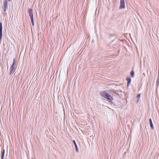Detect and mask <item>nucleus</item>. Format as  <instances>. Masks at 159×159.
<instances>
[{"label":"nucleus","mask_w":159,"mask_h":159,"mask_svg":"<svg viewBox=\"0 0 159 159\" xmlns=\"http://www.w3.org/2000/svg\"><path fill=\"white\" fill-rule=\"evenodd\" d=\"M100 94L101 97L104 98L110 101H113V100L112 97L105 91H101Z\"/></svg>","instance_id":"1"},{"label":"nucleus","mask_w":159,"mask_h":159,"mask_svg":"<svg viewBox=\"0 0 159 159\" xmlns=\"http://www.w3.org/2000/svg\"><path fill=\"white\" fill-rule=\"evenodd\" d=\"M28 12L30 19L33 18V9L30 8L28 10Z\"/></svg>","instance_id":"2"},{"label":"nucleus","mask_w":159,"mask_h":159,"mask_svg":"<svg viewBox=\"0 0 159 159\" xmlns=\"http://www.w3.org/2000/svg\"><path fill=\"white\" fill-rule=\"evenodd\" d=\"M125 8V2L124 0H120L119 9H124Z\"/></svg>","instance_id":"3"},{"label":"nucleus","mask_w":159,"mask_h":159,"mask_svg":"<svg viewBox=\"0 0 159 159\" xmlns=\"http://www.w3.org/2000/svg\"><path fill=\"white\" fill-rule=\"evenodd\" d=\"M4 11L6 12L7 9L8 8L7 2V0H5L3 2Z\"/></svg>","instance_id":"4"},{"label":"nucleus","mask_w":159,"mask_h":159,"mask_svg":"<svg viewBox=\"0 0 159 159\" xmlns=\"http://www.w3.org/2000/svg\"><path fill=\"white\" fill-rule=\"evenodd\" d=\"M2 22H0V40H2Z\"/></svg>","instance_id":"5"},{"label":"nucleus","mask_w":159,"mask_h":159,"mask_svg":"<svg viewBox=\"0 0 159 159\" xmlns=\"http://www.w3.org/2000/svg\"><path fill=\"white\" fill-rule=\"evenodd\" d=\"M126 80H127V86H128L131 82V79L129 76H128L126 77Z\"/></svg>","instance_id":"6"},{"label":"nucleus","mask_w":159,"mask_h":159,"mask_svg":"<svg viewBox=\"0 0 159 159\" xmlns=\"http://www.w3.org/2000/svg\"><path fill=\"white\" fill-rule=\"evenodd\" d=\"M73 142L74 144L75 145V151L77 152H79V150H78V148L77 145L76 143V142L75 140H73Z\"/></svg>","instance_id":"7"},{"label":"nucleus","mask_w":159,"mask_h":159,"mask_svg":"<svg viewBox=\"0 0 159 159\" xmlns=\"http://www.w3.org/2000/svg\"><path fill=\"white\" fill-rule=\"evenodd\" d=\"M14 68L15 67L14 66H11L10 70V75H11L12 73H13L14 72L15 70Z\"/></svg>","instance_id":"8"},{"label":"nucleus","mask_w":159,"mask_h":159,"mask_svg":"<svg viewBox=\"0 0 159 159\" xmlns=\"http://www.w3.org/2000/svg\"><path fill=\"white\" fill-rule=\"evenodd\" d=\"M149 122L150 123V125L151 129H154L153 125L152 123V119L150 118L149 120Z\"/></svg>","instance_id":"9"},{"label":"nucleus","mask_w":159,"mask_h":159,"mask_svg":"<svg viewBox=\"0 0 159 159\" xmlns=\"http://www.w3.org/2000/svg\"><path fill=\"white\" fill-rule=\"evenodd\" d=\"M134 71L133 70L131 71L130 73V75L132 77H134Z\"/></svg>","instance_id":"10"},{"label":"nucleus","mask_w":159,"mask_h":159,"mask_svg":"<svg viewBox=\"0 0 159 159\" xmlns=\"http://www.w3.org/2000/svg\"><path fill=\"white\" fill-rule=\"evenodd\" d=\"M140 97V94H138L136 96V98H137V102H138V101L139 100V99Z\"/></svg>","instance_id":"11"},{"label":"nucleus","mask_w":159,"mask_h":159,"mask_svg":"<svg viewBox=\"0 0 159 159\" xmlns=\"http://www.w3.org/2000/svg\"><path fill=\"white\" fill-rule=\"evenodd\" d=\"M30 19L31 20L32 25H33V26H34V18H33L32 19V18Z\"/></svg>","instance_id":"12"},{"label":"nucleus","mask_w":159,"mask_h":159,"mask_svg":"<svg viewBox=\"0 0 159 159\" xmlns=\"http://www.w3.org/2000/svg\"><path fill=\"white\" fill-rule=\"evenodd\" d=\"M15 59L14 58L13 60V64H12V65L11 66H14V65H15Z\"/></svg>","instance_id":"13"},{"label":"nucleus","mask_w":159,"mask_h":159,"mask_svg":"<svg viewBox=\"0 0 159 159\" xmlns=\"http://www.w3.org/2000/svg\"><path fill=\"white\" fill-rule=\"evenodd\" d=\"M157 86H158L159 85V79L157 81Z\"/></svg>","instance_id":"14"},{"label":"nucleus","mask_w":159,"mask_h":159,"mask_svg":"<svg viewBox=\"0 0 159 159\" xmlns=\"http://www.w3.org/2000/svg\"><path fill=\"white\" fill-rule=\"evenodd\" d=\"M4 156V154H2L1 159H3Z\"/></svg>","instance_id":"15"},{"label":"nucleus","mask_w":159,"mask_h":159,"mask_svg":"<svg viewBox=\"0 0 159 159\" xmlns=\"http://www.w3.org/2000/svg\"><path fill=\"white\" fill-rule=\"evenodd\" d=\"M2 154H5V149H3L2 150Z\"/></svg>","instance_id":"16"},{"label":"nucleus","mask_w":159,"mask_h":159,"mask_svg":"<svg viewBox=\"0 0 159 159\" xmlns=\"http://www.w3.org/2000/svg\"><path fill=\"white\" fill-rule=\"evenodd\" d=\"M113 36V34H111L110 35V37H111V36Z\"/></svg>","instance_id":"17"},{"label":"nucleus","mask_w":159,"mask_h":159,"mask_svg":"<svg viewBox=\"0 0 159 159\" xmlns=\"http://www.w3.org/2000/svg\"><path fill=\"white\" fill-rule=\"evenodd\" d=\"M11 0H8V1H10Z\"/></svg>","instance_id":"18"}]
</instances>
